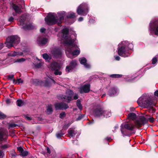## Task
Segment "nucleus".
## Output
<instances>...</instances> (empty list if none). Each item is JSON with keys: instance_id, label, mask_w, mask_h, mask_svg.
Wrapping results in <instances>:
<instances>
[{"instance_id": "nucleus-1", "label": "nucleus", "mask_w": 158, "mask_h": 158, "mask_svg": "<svg viewBox=\"0 0 158 158\" xmlns=\"http://www.w3.org/2000/svg\"><path fill=\"white\" fill-rule=\"evenodd\" d=\"M69 31L67 28L62 30V37L65 40L64 44L66 47L65 53L67 56L71 59L73 58L75 55H77L80 53V50L77 45L74 43V39H72L69 37Z\"/></svg>"}, {"instance_id": "nucleus-2", "label": "nucleus", "mask_w": 158, "mask_h": 158, "mask_svg": "<svg viewBox=\"0 0 158 158\" xmlns=\"http://www.w3.org/2000/svg\"><path fill=\"white\" fill-rule=\"evenodd\" d=\"M133 44L127 41H123L118 45V54L120 56L125 58L129 57L133 51Z\"/></svg>"}, {"instance_id": "nucleus-3", "label": "nucleus", "mask_w": 158, "mask_h": 158, "mask_svg": "<svg viewBox=\"0 0 158 158\" xmlns=\"http://www.w3.org/2000/svg\"><path fill=\"white\" fill-rule=\"evenodd\" d=\"M66 15V12L64 11L58 13V17L54 13H49L45 18V20L46 23L49 25L57 24L60 26L61 23L64 19Z\"/></svg>"}, {"instance_id": "nucleus-4", "label": "nucleus", "mask_w": 158, "mask_h": 158, "mask_svg": "<svg viewBox=\"0 0 158 158\" xmlns=\"http://www.w3.org/2000/svg\"><path fill=\"white\" fill-rule=\"evenodd\" d=\"M139 105L143 108H148L155 105V100L153 96L148 94H143L137 101Z\"/></svg>"}, {"instance_id": "nucleus-5", "label": "nucleus", "mask_w": 158, "mask_h": 158, "mask_svg": "<svg viewBox=\"0 0 158 158\" xmlns=\"http://www.w3.org/2000/svg\"><path fill=\"white\" fill-rule=\"evenodd\" d=\"M94 114L95 116L102 118L105 117L108 118L111 115L110 111L105 110L100 106H98L94 109Z\"/></svg>"}, {"instance_id": "nucleus-6", "label": "nucleus", "mask_w": 158, "mask_h": 158, "mask_svg": "<svg viewBox=\"0 0 158 158\" xmlns=\"http://www.w3.org/2000/svg\"><path fill=\"white\" fill-rule=\"evenodd\" d=\"M44 81H42L38 79H32L31 80V83L35 85H41L44 86H48L51 83V82H52L54 83H55V81L54 80L48 77L45 78V80H44Z\"/></svg>"}, {"instance_id": "nucleus-7", "label": "nucleus", "mask_w": 158, "mask_h": 158, "mask_svg": "<svg viewBox=\"0 0 158 158\" xmlns=\"http://www.w3.org/2000/svg\"><path fill=\"white\" fill-rule=\"evenodd\" d=\"M148 31L151 35H158V20H152L149 24Z\"/></svg>"}, {"instance_id": "nucleus-8", "label": "nucleus", "mask_w": 158, "mask_h": 158, "mask_svg": "<svg viewBox=\"0 0 158 158\" xmlns=\"http://www.w3.org/2000/svg\"><path fill=\"white\" fill-rule=\"evenodd\" d=\"M20 41V38L17 35L11 36L8 37L6 40L5 44L6 46L10 48L14 45H16Z\"/></svg>"}, {"instance_id": "nucleus-9", "label": "nucleus", "mask_w": 158, "mask_h": 158, "mask_svg": "<svg viewBox=\"0 0 158 158\" xmlns=\"http://www.w3.org/2000/svg\"><path fill=\"white\" fill-rule=\"evenodd\" d=\"M89 10L88 4L86 2H83L77 7V12L78 15L85 16L87 14Z\"/></svg>"}, {"instance_id": "nucleus-10", "label": "nucleus", "mask_w": 158, "mask_h": 158, "mask_svg": "<svg viewBox=\"0 0 158 158\" xmlns=\"http://www.w3.org/2000/svg\"><path fill=\"white\" fill-rule=\"evenodd\" d=\"M66 95H59L57 96V98L60 100L66 102L68 103L73 100V96L74 94L73 91L70 89H67L66 92Z\"/></svg>"}, {"instance_id": "nucleus-11", "label": "nucleus", "mask_w": 158, "mask_h": 158, "mask_svg": "<svg viewBox=\"0 0 158 158\" xmlns=\"http://www.w3.org/2000/svg\"><path fill=\"white\" fill-rule=\"evenodd\" d=\"M50 67L52 70L54 71L53 73L55 75H61L62 73L61 71V66L59 63L55 62H52L50 64Z\"/></svg>"}, {"instance_id": "nucleus-12", "label": "nucleus", "mask_w": 158, "mask_h": 158, "mask_svg": "<svg viewBox=\"0 0 158 158\" xmlns=\"http://www.w3.org/2000/svg\"><path fill=\"white\" fill-rule=\"evenodd\" d=\"M25 19V16L23 15L21 16L19 20L20 25L23 26V28L25 30L33 29L34 28V27L31 24H30L28 25L26 24L23 26Z\"/></svg>"}, {"instance_id": "nucleus-13", "label": "nucleus", "mask_w": 158, "mask_h": 158, "mask_svg": "<svg viewBox=\"0 0 158 158\" xmlns=\"http://www.w3.org/2000/svg\"><path fill=\"white\" fill-rule=\"evenodd\" d=\"M146 117L144 116H141L139 119L136 120L135 122V126L137 127H141L148 122V118L147 115Z\"/></svg>"}, {"instance_id": "nucleus-14", "label": "nucleus", "mask_w": 158, "mask_h": 158, "mask_svg": "<svg viewBox=\"0 0 158 158\" xmlns=\"http://www.w3.org/2000/svg\"><path fill=\"white\" fill-rule=\"evenodd\" d=\"M8 136L7 130L2 127H0V143L3 140H6Z\"/></svg>"}, {"instance_id": "nucleus-15", "label": "nucleus", "mask_w": 158, "mask_h": 158, "mask_svg": "<svg viewBox=\"0 0 158 158\" xmlns=\"http://www.w3.org/2000/svg\"><path fill=\"white\" fill-rule=\"evenodd\" d=\"M54 106L56 110H65L69 107L67 104L63 102L56 103Z\"/></svg>"}, {"instance_id": "nucleus-16", "label": "nucleus", "mask_w": 158, "mask_h": 158, "mask_svg": "<svg viewBox=\"0 0 158 158\" xmlns=\"http://www.w3.org/2000/svg\"><path fill=\"white\" fill-rule=\"evenodd\" d=\"M51 53L53 56L55 58H59L61 56L62 52L59 48H55L52 51Z\"/></svg>"}, {"instance_id": "nucleus-17", "label": "nucleus", "mask_w": 158, "mask_h": 158, "mask_svg": "<svg viewBox=\"0 0 158 158\" xmlns=\"http://www.w3.org/2000/svg\"><path fill=\"white\" fill-rule=\"evenodd\" d=\"M90 85L89 84H87L80 87L79 88V91L81 94L88 93L90 90Z\"/></svg>"}, {"instance_id": "nucleus-18", "label": "nucleus", "mask_w": 158, "mask_h": 158, "mask_svg": "<svg viewBox=\"0 0 158 158\" xmlns=\"http://www.w3.org/2000/svg\"><path fill=\"white\" fill-rule=\"evenodd\" d=\"M48 42V39L42 35H40L38 37L37 43L40 46H43L46 44Z\"/></svg>"}, {"instance_id": "nucleus-19", "label": "nucleus", "mask_w": 158, "mask_h": 158, "mask_svg": "<svg viewBox=\"0 0 158 158\" xmlns=\"http://www.w3.org/2000/svg\"><path fill=\"white\" fill-rule=\"evenodd\" d=\"M11 7L16 13L20 14L22 12L21 9L22 8L20 4L12 3L11 5Z\"/></svg>"}, {"instance_id": "nucleus-20", "label": "nucleus", "mask_w": 158, "mask_h": 158, "mask_svg": "<svg viewBox=\"0 0 158 158\" xmlns=\"http://www.w3.org/2000/svg\"><path fill=\"white\" fill-rule=\"evenodd\" d=\"M119 92V90L117 87H112L109 90L108 94L110 96L113 97L117 95Z\"/></svg>"}, {"instance_id": "nucleus-21", "label": "nucleus", "mask_w": 158, "mask_h": 158, "mask_svg": "<svg viewBox=\"0 0 158 158\" xmlns=\"http://www.w3.org/2000/svg\"><path fill=\"white\" fill-rule=\"evenodd\" d=\"M76 65L77 61L75 60H73L70 62L69 66H66L65 69L66 72L68 73L71 72L75 68Z\"/></svg>"}, {"instance_id": "nucleus-22", "label": "nucleus", "mask_w": 158, "mask_h": 158, "mask_svg": "<svg viewBox=\"0 0 158 158\" xmlns=\"http://www.w3.org/2000/svg\"><path fill=\"white\" fill-rule=\"evenodd\" d=\"M122 125L124 126V128L130 131H133L135 127L133 124L130 123H126L125 124L123 123Z\"/></svg>"}, {"instance_id": "nucleus-23", "label": "nucleus", "mask_w": 158, "mask_h": 158, "mask_svg": "<svg viewBox=\"0 0 158 158\" xmlns=\"http://www.w3.org/2000/svg\"><path fill=\"white\" fill-rule=\"evenodd\" d=\"M120 130L122 134L123 135V136H130L131 135V133H130L129 130L127 129L124 128V126L122 125L121 126Z\"/></svg>"}, {"instance_id": "nucleus-24", "label": "nucleus", "mask_w": 158, "mask_h": 158, "mask_svg": "<svg viewBox=\"0 0 158 158\" xmlns=\"http://www.w3.org/2000/svg\"><path fill=\"white\" fill-rule=\"evenodd\" d=\"M79 60L81 64L84 65L85 67L86 68L89 69L90 68V65L86 63V59L85 57L81 58Z\"/></svg>"}, {"instance_id": "nucleus-25", "label": "nucleus", "mask_w": 158, "mask_h": 158, "mask_svg": "<svg viewBox=\"0 0 158 158\" xmlns=\"http://www.w3.org/2000/svg\"><path fill=\"white\" fill-rule=\"evenodd\" d=\"M68 132L69 136L71 137H73L75 136L77 133V131L74 130L73 129L70 128L68 131Z\"/></svg>"}, {"instance_id": "nucleus-26", "label": "nucleus", "mask_w": 158, "mask_h": 158, "mask_svg": "<svg viewBox=\"0 0 158 158\" xmlns=\"http://www.w3.org/2000/svg\"><path fill=\"white\" fill-rule=\"evenodd\" d=\"M76 17L75 13L72 12H69L66 15V18L67 19L69 18L74 19Z\"/></svg>"}, {"instance_id": "nucleus-27", "label": "nucleus", "mask_w": 158, "mask_h": 158, "mask_svg": "<svg viewBox=\"0 0 158 158\" xmlns=\"http://www.w3.org/2000/svg\"><path fill=\"white\" fill-rule=\"evenodd\" d=\"M23 54V53L22 52H14L8 53V55L9 56H22Z\"/></svg>"}, {"instance_id": "nucleus-28", "label": "nucleus", "mask_w": 158, "mask_h": 158, "mask_svg": "<svg viewBox=\"0 0 158 158\" xmlns=\"http://www.w3.org/2000/svg\"><path fill=\"white\" fill-rule=\"evenodd\" d=\"M136 77H133L130 76H124V78L125 79L126 81L129 82L134 81L135 78Z\"/></svg>"}, {"instance_id": "nucleus-29", "label": "nucleus", "mask_w": 158, "mask_h": 158, "mask_svg": "<svg viewBox=\"0 0 158 158\" xmlns=\"http://www.w3.org/2000/svg\"><path fill=\"white\" fill-rule=\"evenodd\" d=\"M53 111L52 105L51 104L48 105L47 107V113L48 114L52 113Z\"/></svg>"}, {"instance_id": "nucleus-30", "label": "nucleus", "mask_w": 158, "mask_h": 158, "mask_svg": "<svg viewBox=\"0 0 158 158\" xmlns=\"http://www.w3.org/2000/svg\"><path fill=\"white\" fill-rule=\"evenodd\" d=\"M136 117V114L134 113H130L128 114L127 117L130 119H134Z\"/></svg>"}, {"instance_id": "nucleus-31", "label": "nucleus", "mask_w": 158, "mask_h": 158, "mask_svg": "<svg viewBox=\"0 0 158 158\" xmlns=\"http://www.w3.org/2000/svg\"><path fill=\"white\" fill-rule=\"evenodd\" d=\"M64 133L62 130L58 132L56 134V137L58 139H60L61 137L63 135Z\"/></svg>"}, {"instance_id": "nucleus-32", "label": "nucleus", "mask_w": 158, "mask_h": 158, "mask_svg": "<svg viewBox=\"0 0 158 158\" xmlns=\"http://www.w3.org/2000/svg\"><path fill=\"white\" fill-rule=\"evenodd\" d=\"M16 104L18 106H21L24 105V103L22 100L19 99L17 101Z\"/></svg>"}, {"instance_id": "nucleus-33", "label": "nucleus", "mask_w": 158, "mask_h": 158, "mask_svg": "<svg viewBox=\"0 0 158 158\" xmlns=\"http://www.w3.org/2000/svg\"><path fill=\"white\" fill-rule=\"evenodd\" d=\"M77 105L80 110H82V105L81 104L80 100L78 99L77 100Z\"/></svg>"}, {"instance_id": "nucleus-34", "label": "nucleus", "mask_w": 158, "mask_h": 158, "mask_svg": "<svg viewBox=\"0 0 158 158\" xmlns=\"http://www.w3.org/2000/svg\"><path fill=\"white\" fill-rule=\"evenodd\" d=\"M122 76V75L118 74H113L110 75V77L112 78H117L121 77Z\"/></svg>"}, {"instance_id": "nucleus-35", "label": "nucleus", "mask_w": 158, "mask_h": 158, "mask_svg": "<svg viewBox=\"0 0 158 158\" xmlns=\"http://www.w3.org/2000/svg\"><path fill=\"white\" fill-rule=\"evenodd\" d=\"M154 97H153V99H154L155 100V103H156V101L157 100H158V90L156 91L154 93Z\"/></svg>"}, {"instance_id": "nucleus-36", "label": "nucleus", "mask_w": 158, "mask_h": 158, "mask_svg": "<svg viewBox=\"0 0 158 158\" xmlns=\"http://www.w3.org/2000/svg\"><path fill=\"white\" fill-rule=\"evenodd\" d=\"M148 107L149 108L148 109V111L149 113L153 114L155 112L156 110L152 106H151Z\"/></svg>"}, {"instance_id": "nucleus-37", "label": "nucleus", "mask_w": 158, "mask_h": 158, "mask_svg": "<svg viewBox=\"0 0 158 158\" xmlns=\"http://www.w3.org/2000/svg\"><path fill=\"white\" fill-rule=\"evenodd\" d=\"M71 123H68L65 124L63 127V130H66L67 129L69 126L71 124Z\"/></svg>"}, {"instance_id": "nucleus-38", "label": "nucleus", "mask_w": 158, "mask_h": 158, "mask_svg": "<svg viewBox=\"0 0 158 158\" xmlns=\"http://www.w3.org/2000/svg\"><path fill=\"white\" fill-rule=\"evenodd\" d=\"M28 154V152L26 151H24V150L20 153V155L23 156H27Z\"/></svg>"}, {"instance_id": "nucleus-39", "label": "nucleus", "mask_w": 158, "mask_h": 158, "mask_svg": "<svg viewBox=\"0 0 158 158\" xmlns=\"http://www.w3.org/2000/svg\"><path fill=\"white\" fill-rule=\"evenodd\" d=\"M14 75L13 74H11L8 75L7 76L8 78L10 80H13V82L15 83V79H14Z\"/></svg>"}, {"instance_id": "nucleus-40", "label": "nucleus", "mask_w": 158, "mask_h": 158, "mask_svg": "<svg viewBox=\"0 0 158 158\" xmlns=\"http://www.w3.org/2000/svg\"><path fill=\"white\" fill-rule=\"evenodd\" d=\"M148 118V121H149L150 123H153L154 121V118L151 117L150 116L147 115Z\"/></svg>"}, {"instance_id": "nucleus-41", "label": "nucleus", "mask_w": 158, "mask_h": 158, "mask_svg": "<svg viewBox=\"0 0 158 158\" xmlns=\"http://www.w3.org/2000/svg\"><path fill=\"white\" fill-rule=\"evenodd\" d=\"M6 117V115L0 111V119L5 118Z\"/></svg>"}, {"instance_id": "nucleus-42", "label": "nucleus", "mask_w": 158, "mask_h": 158, "mask_svg": "<svg viewBox=\"0 0 158 158\" xmlns=\"http://www.w3.org/2000/svg\"><path fill=\"white\" fill-rule=\"evenodd\" d=\"M25 59L24 58H21L20 59H17L16 60V62L21 63L24 61L25 60Z\"/></svg>"}, {"instance_id": "nucleus-43", "label": "nucleus", "mask_w": 158, "mask_h": 158, "mask_svg": "<svg viewBox=\"0 0 158 158\" xmlns=\"http://www.w3.org/2000/svg\"><path fill=\"white\" fill-rule=\"evenodd\" d=\"M24 116L26 119L28 120H31L32 119L31 117L29 115H25Z\"/></svg>"}, {"instance_id": "nucleus-44", "label": "nucleus", "mask_w": 158, "mask_h": 158, "mask_svg": "<svg viewBox=\"0 0 158 158\" xmlns=\"http://www.w3.org/2000/svg\"><path fill=\"white\" fill-rule=\"evenodd\" d=\"M43 58L46 60L48 59L49 56L46 53H44L43 54Z\"/></svg>"}, {"instance_id": "nucleus-45", "label": "nucleus", "mask_w": 158, "mask_h": 158, "mask_svg": "<svg viewBox=\"0 0 158 158\" xmlns=\"http://www.w3.org/2000/svg\"><path fill=\"white\" fill-rule=\"evenodd\" d=\"M17 126V125L14 123H10L9 125L8 128H14L16 127Z\"/></svg>"}, {"instance_id": "nucleus-46", "label": "nucleus", "mask_w": 158, "mask_h": 158, "mask_svg": "<svg viewBox=\"0 0 158 158\" xmlns=\"http://www.w3.org/2000/svg\"><path fill=\"white\" fill-rule=\"evenodd\" d=\"M157 61V60L156 57H154L152 60V63L153 64H155Z\"/></svg>"}, {"instance_id": "nucleus-47", "label": "nucleus", "mask_w": 158, "mask_h": 158, "mask_svg": "<svg viewBox=\"0 0 158 158\" xmlns=\"http://www.w3.org/2000/svg\"><path fill=\"white\" fill-rule=\"evenodd\" d=\"M1 147L2 149H4L8 148V145L6 144H2L1 145Z\"/></svg>"}, {"instance_id": "nucleus-48", "label": "nucleus", "mask_w": 158, "mask_h": 158, "mask_svg": "<svg viewBox=\"0 0 158 158\" xmlns=\"http://www.w3.org/2000/svg\"><path fill=\"white\" fill-rule=\"evenodd\" d=\"M84 115L83 114H81L79 115L78 117L76 119V121H79L81 120L84 117Z\"/></svg>"}, {"instance_id": "nucleus-49", "label": "nucleus", "mask_w": 158, "mask_h": 158, "mask_svg": "<svg viewBox=\"0 0 158 158\" xmlns=\"http://www.w3.org/2000/svg\"><path fill=\"white\" fill-rule=\"evenodd\" d=\"M73 95H74L73 98V100H77L78 98V95L77 94L75 93Z\"/></svg>"}, {"instance_id": "nucleus-50", "label": "nucleus", "mask_w": 158, "mask_h": 158, "mask_svg": "<svg viewBox=\"0 0 158 158\" xmlns=\"http://www.w3.org/2000/svg\"><path fill=\"white\" fill-rule=\"evenodd\" d=\"M42 65L40 63H37L35 64V67L37 68H40Z\"/></svg>"}, {"instance_id": "nucleus-51", "label": "nucleus", "mask_w": 158, "mask_h": 158, "mask_svg": "<svg viewBox=\"0 0 158 158\" xmlns=\"http://www.w3.org/2000/svg\"><path fill=\"white\" fill-rule=\"evenodd\" d=\"M65 115V112H62L60 114V118H63L64 116Z\"/></svg>"}, {"instance_id": "nucleus-52", "label": "nucleus", "mask_w": 158, "mask_h": 158, "mask_svg": "<svg viewBox=\"0 0 158 158\" xmlns=\"http://www.w3.org/2000/svg\"><path fill=\"white\" fill-rule=\"evenodd\" d=\"M18 150L20 152V153L22 152L23 150V149L21 147H19L17 148Z\"/></svg>"}, {"instance_id": "nucleus-53", "label": "nucleus", "mask_w": 158, "mask_h": 158, "mask_svg": "<svg viewBox=\"0 0 158 158\" xmlns=\"http://www.w3.org/2000/svg\"><path fill=\"white\" fill-rule=\"evenodd\" d=\"M23 82V80L21 78H18L17 79V83L18 84L22 83Z\"/></svg>"}, {"instance_id": "nucleus-54", "label": "nucleus", "mask_w": 158, "mask_h": 158, "mask_svg": "<svg viewBox=\"0 0 158 158\" xmlns=\"http://www.w3.org/2000/svg\"><path fill=\"white\" fill-rule=\"evenodd\" d=\"M14 19V18L11 16L9 18L8 20L10 22H12L13 21Z\"/></svg>"}, {"instance_id": "nucleus-55", "label": "nucleus", "mask_w": 158, "mask_h": 158, "mask_svg": "<svg viewBox=\"0 0 158 158\" xmlns=\"http://www.w3.org/2000/svg\"><path fill=\"white\" fill-rule=\"evenodd\" d=\"M11 155L12 157H15L16 156L17 154L15 152H12L11 153Z\"/></svg>"}, {"instance_id": "nucleus-56", "label": "nucleus", "mask_w": 158, "mask_h": 158, "mask_svg": "<svg viewBox=\"0 0 158 158\" xmlns=\"http://www.w3.org/2000/svg\"><path fill=\"white\" fill-rule=\"evenodd\" d=\"M45 30L46 29L43 27L41 28L40 30V32L42 33L44 32Z\"/></svg>"}, {"instance_id": "nucleus-57", "label": "nucleus", "mask_w": 158, "mask_h": 158, "mask_svg": "<svg viewBox=\"0 0 158 158\" xmlns=\"http://www.w3.org/2000/svg\"><path fill=\"white\" fill-rule=\"evenodd\" d=\"M95 22V20L93 19H90L89 20V22L90 23H94Z\"/></svg>"}, {"instance_id": "nucleus-58", "label": "nucleus", "mask_w": 158, "mask_h": 158, "mask_svg": "<svg viewBox=\"0 0 158 158\" xmlns=\"http://www.w3.org/2000/svg\"><path fill=\"white\" fill-rule=\"evenodd\" d=\"M3 153L0 150V158H3Z\"/></svg>"}, {"instance_id": "nucleus-59", "label": "nucleus", "mask_w": 158, "mask_h": 158, "mask_svg": "<svg viewBox=\"0 0 158 158\" xmlns=\"http://www.w3.org/2000/svg\"><path fill=\"white\" fill-rule=\"evenodd\" d=\"M46 150L48 153L49 154H50L51 153V151L49 148L48 147H47L46 148Z\"/></svg>"}, {"instance_id": "nucleus-60", "label": "nucleus", "mask_w": 158, "mask_h": 158, "mask_svg": "<svg viewBox=\"0 0 158 158\" xmlns=\"http://www.w3.org/2000/svg\"><path fill=\"white\" fill-rule=\"evenodd\" d=\"M115 59L117 60H119L120 59V57L119 56H117L115 57Z\"/></svg>"}, {"instance_id": "nucleus-61", "label": "nucleus", "mask_w": 158, "mask_h": 158, "mask_svg": "<svg viewBox=\"0 0 158 158\" xmlns=\"http://www.w3.org/2000/svg\"><path fill=\"white\" fill-rule=\"evenodd\" d=\"M83 20V18L82 17H80L78 19V21L79 22H81Z\"/></svg>"}, {"instance_id": "nucleus-62", "label": "nucleus", "mask_w": 158, "mask_h": 158, "mask_svg": "<svg viewBox=\"0 0 158 158\" xmlns=\"http://www.w3.org/2000/svg\"><path fill=\"white\" fill-rule=\"evenodd\" d=\"M6 103L8 104L10 103V100L9 99H7L6 100Z\"/></svg>"}, {"instance_id": "nucleus-63", "label": "nucleus", "mask_w": 158, "mask_h": 158, "mask_svg": "<svg viewBox=\"0 0 158 158\" xmlns=\"http://www.w3.org/2000/svg\"><path fill=\"white\" fill-rule=\"evenodd\" d=\"M106 139L107 141H109L111 139V138L110 137H107L106 138Z\"/></svg>"}, {"instance_id": "nucleus-64", "label": "nucleus", "mask_w": 158, "mask_h": 158, "mask_svg": "<svg viewBox=\"0 0 158 158\" xmlns=\"http://www.w3.org/2000/svg\"><path fill=\"white\" fill-rule=\"evenodd\" d=\"M31 10L32 11H34L35 10V8L34 7H31Z\"/></svg>"}]
</instances>
